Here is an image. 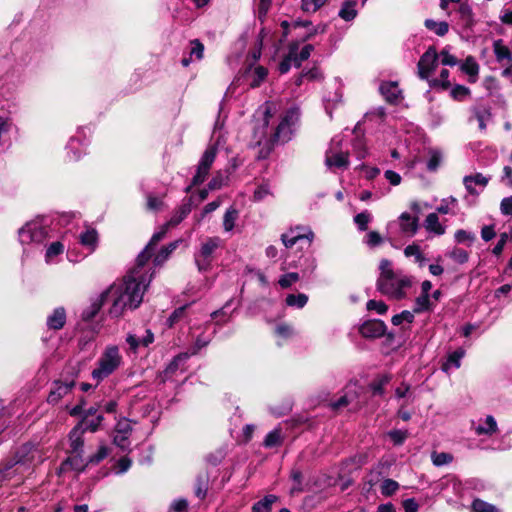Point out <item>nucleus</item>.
<instances>
[{
  "label": "nucleus",
  "instance_id": "obj_42",
  "mask_svg": "<svg viewBox=\"0 0 512 512\" xmlns=\"http://www.w3.org/2000/svg\"><path fill=\"white\" fill-rule=\"evenodd\" d=\"M425 26L427 29L434 31L438 36L446 35L449 30L446 22H436L431 19L425 20Z\"/></svg>",
  "mask_w": 512,
  "mask_h": 512
},
{
  "label": "nucleus",
  "instance_id": "obj_31",
  "mask_svg": "<svg viewBox=\"0 0 512 512\" xmlns=\"http://www.w3.org/2000/svg\"><path fill=\"white\" fill-rule=\"evenodd\" d=\"M179 241H174L167 246L163 247L154 257V265H162L170 256V254L177 248Z\"/></svg>",
  "mask_w": 512,
  "mask_h": 512
},
{
  "label": "nucleus",
  "instance_id": "obj_48",
  "mask_svg": "<svg viewBox=\"0 0 512 512\" xmlns=\"http://www.w3.org/2000/svg\"><path fill=\"white\" fill-rule=\"evenodd\" d=\"M372 216L369 212L364 211L359 214H357L354 217V222L357 225L358 229L361 231L367 230L368 224L371 221Z\"/></svg>",
  "mask_w": 512,
  "mask_h": 512
},
{
  "label": "nucleus",
  "instance_id": "obj_35",
  "mask_svg": "<svg viewBox=\"0 0 512 512\" xmlns=\"http://www.w3.org/2000/svg\"><path fill=\"white\" fill-rule=\"evenodd\" d=\"M282 441L283 437L281 429L276 428L267 434V436L264 439L263 445L266 448H274L280 446L282 444Z\"/></svg>",
  "mask_w": 512,
  "mask_h": 512
},
{
  "label": "nucleus",
  "instance_id": "obj_33",
  "mask_svg": "<svg viewBox=\"0 0 512 512\" xmlns=\"http://www.w3.org/2000/svg\"><path fill=\"white\" fill-rule=\"evenodd\" d=\"M63 252H64V245L61 242L55 241V242L51 243L45 253V262L47 264L54 263L55 257L61 255Z\"/></svg>",
  "mask_w": 512,
  "mask_h": 512
},
{
  "label": "nucleus",
  "instance_id": "obj_30",
  "mask_svg": "<svg viewBox=\"0 0 512 512\" xmlns=\"http://www.w3.org/2000/svg\"><path fill=\"white\" fill-rule=\"evenodd\" d=\"M104 304H107V299H103V292H102L100 294L99 298L96 301H94L88 309L83 311V313H82L83 320L89 321V320L93 319L98 314V312L100 311V309L102 308V306Z\"/></svg>",
  "mask_w": 512,
  "mask_h": 512
},
{
  "label": "nucleus",
  "instance_id": "obj_59",
  "mask_svg": "<svg viewBox=\"0 0 512 512\" xmlns=\"http://www.w3.org/2000/svg\"><path fill=\"white\" fill-rule=\"evenodd\" d=\"M299 280V274L296 273V272H290V273H287L285 275H283L278 283L279 285L282 287V288H288L290 287L293 283L297 282Z\"/></svg>",
  "mask_w": 512,
  "mask_h": 512
},
{
  "label": "nucleus",
  "instance_id": "obj_2",
  "mask_svg": "<svg viewBox=\"0 0 512 512\" xmlns=\"http://www.w3.org/2000/svg\"><path fill=\"white\" fill-rule=\"evenodd\" d=\"M411 285L412 281L408 276L398 273L379 277L377 281L378 290L396 300L405 298Z\"/></svg>",
  "mask_w": 512,
  "mask_h": 512
},
{
  "label": "nucleus",
  "instance_id": "obj_8",
  "mask_svg": "<svg viewBox=\"0 0 512 512\" xmlns=\"http://www.w3.org/2000/svg\"><path fill=\"white\" fill-rule=\"evenodd\" d=\"M217 149L214 146H210L204 152L197 168V172L192 179V185L186 188V192L191 190L192 186L200 185L203 183L210 171V168L215 160Z\"/></svg>",
  "mask_w": 512,
  "mask_h": 512
},
{
  "label": "nucleus",
  "instance_id": "obj_63",
  "mask_svg": "<svg viewBox=\"0 0 512 512\" xmlns=\"http://www.w3.org/2000/svg\"><path fill=\"white\" fill-rule=\"evenodd\" d=\"M356 393L353 392H347L345 395L341 396L336 402L332 404L334 409H339L342 407H346L348 404H350L353 399L355 398Z\"/></svg>",
  "mask_w": 512,
  "mask_h": 512
},
{
  "label": "nucleus",
  "instance_id": "obj_17",
  "mask_svg": "<svg viewBox=\"0 0 512 512\" xmlns=\"http://www.w3.org/2000/svg\"><path fill=\"white\" fill-rule=\"evenodd\" d=\"M472 427L476 435H486L492 436L498 431V425L495 418L492 415H487L483 421H480L479 424L475 425V422H472Z\"/></svg>",
  "mask_w": 512,
  "mask_h": 512
},
{
  "label": "nucleus",
  "instance_id": "obj_58",
  "mask_svg": "<svg viewBox=\"0 0 512 512\" xmlns=\"http://www.w3.org/2000/svg\"><path fill=\"white\" fill-rule=\"evenodd\" d=\"M450 94L453 97V99L462 101L464 98H466L470 94V89L463 85H455L451 89Z\"/></svg>",
  "mask_w": 512,
  "mask_h": 512
},
{
  "label": "nucleus",
  "instance_id": "obj_24",
  "mask_svg": "<svg viewBox=\"0 0 512 512\" xmlns=\"http://www.w3.org/2000/svg\"><path fill=\"white\" fill-rule=\"evenodd\" d=\"M380 92L390 103H396L401 97V91L396 82H384L380 85Z\"/></svg>",
  "mask_w": 512,
  "mask_h": 512
},
{
  "label": "nucleus",
  "instance_id": "obj_39",
  "mask_svg": "<svg viewBox=\"0 0 512 512\" xmlns=\"http://www.w3.org/2000/svg\"><path fill=\"white\" fill-rule=\"evenodd\" d=\"M227 171H218L208 184L209 190H218L222 188L228 182Z\"/></svg>",
  "mask_w": 512,
  "mask_h": 512
},
{
  "label": "nucleus",
  "instance_id": "obj_5",
  "mask_svg": "<svg viewBox=\"0 0 512 512\" xmlns=\"http://www.w3.org/2000/svg\"><path fill=\"white\" fill-rule=\"evenodd\" d=\"M49 224L44 219H35L26 223L19 230V240L21 244H41L43 243L47 237L49 236Z\"/></svg>",
  "mask_w": 512,
  "mask_h": 512
},
{
  "label": "nucleus",
  "instance_id": "obj_27",
  "mask_svg": "<svg viewBox=\"0 0 512 512\" xmlns=\"http://www.w3.org/2000/svg\"><path fill=\"white\" fill-rule=\"evenodd\" d=\"M461 70L469 76V81L475 83L479 73V65L472 56H468L461 64Z\"/></svg>",
  "mask_w": 512,
  "mask_h": 512
},
{
  "label": "nucleus",
  "instance_id": "obj_14",
  "mask_svg": "<svg viewBox=\"0 0 512 512\" xmlns=\"http://www.w3.org/2000/svg\"><path fill=\"white\" fill-rule=\"evenodd\" d=\"M386 326L381 320H369L360 326V333L365 338H378L384 335Z\"/></svg>",
  "mask_w": 512,
  "mask_h": 512
},
{
  "label": "nucleus",
  "instance_id": "obj_21",
  "mask_svg": "<svg viewBox=\"0 0 512 512\" xmlns=\"http://www.w3.org/2000/svg\"><path fill=\"white\" fill-rule=\"evenodd\" d=\"M189 356L190 354L187 352L180 353L175 356L163 372L164 380L171 378L179 369L183 370L184 364L188 360Z\"/></svg>",
  "mask_w": 512,
  "mask_h": 512
},
{
  "label": "nucleus",
  "instance_id": "obj_53",
  "mask_svg": "<svg viewBox=\"0 0 512 512\" xmlns=\"http://www.w3.org/2000/svg\"><path fill=\"white\" fill-rule=\"evenodd\" d=\"M187 306H181L174 310V312L169 316L167 319V325L168 327H173L175 324H177L180 320L185 318V312H186Z\"/></svg>",
  "mask_w": 512,
  "mask_h": 512
},
{
  "label": "nucleus",
  "instance_id": "obj_34",
  "mask_svg": "<svg viewBox=\"0 0 512 512\" xmlns=\"http://www.w3.org/2000/svg\"><path fill=\"white\" fill-rule=\"evenodd\" d=\"M79 241L83 246L89 247L91 251L95 249L97 243V232L94 229H87L79 236Z\"/></svg>",
  "mask_w": 512,
  "mask_h": 512
},
{
  "label": "nucleus",
  "instance_id": "obj_57",
  "mask_svg": "<svg viewBox=\"0 0 512 512\" xmlns=\"http://www.w3.org/2000/svg\"><path fill=\"white\" fill-rule=\"evenodd\" d=\"M389 380V377L383 376L372 382L370 384V388L372 389L373 395H382L384 393V387L389 382Z\"/></svg>",
  "mask_w": 512,
  "mask_h": 512
},
{
  "label": "nucleus",
  "instance_id": "obj_16",
  "mask_svg": "<svg viewBox=\"0 0 512 512\" xmlns=\"http://www.w3.org/2000/svg\"><path fill=\"white\" fill-rule=\"evenodd\" d=\"M154 341V335L151 330L146 329L145 335L141 336L136 333H129L126 337V342L129 349L136 352L139 347H147Z\"/></svg>",
  "mask_w": 512,
  "mask_h": 512
},
{
  "label": "nucleus",
  "instance_id": "obj_51",
  "mask_svg": "<svg viewBox=\"0 0 512 512\" xmlns=\"http://www.w3.org/2000/svg\"><path fill=\"white\" fill-rule=\"evenodd\" d=\"M449 257L459 264H464L469 259V253L462 248L456 247L449 253Z\"/></svg>",
  "mask_w": 512,
  "mask_h": 512
},
{
  "label": "nucleus",
  "instance_id": "obj_40",
  "mask_svg": "<svg viewBox=\"0 0 512 512\" xmlns=\"http://www.w3.org/2000/svg\"><path fill=\"white\" fill-rule=\"evenodd\" d=\"M404 254L406 257L413 256L415 258V261L419 263L420 266H423L426 261L425 256L422 254L420 247L417 244L408 245L404 249Z\"/></svg>",
  "mask_w": 512,
  "mask_h": 512
},
{
  "label": "nucleus",
  "instance_id": "obj_6",
  "mask_svg": "<svg viewBox=\"0 0 512 512\" xmlns=\"http://www.w3.org/2000/svg\"><path fill=\"white\" fill-rule=\"evenodd\" d=\"M298 118L299 111L297 108L287 110L276 128L274 139L283 143L289 141Z\"/></svg>",
  "mask_w": 512,
  "mask_h": 512
},
{
  "label": "nucleus",
  "instance_id": "obj_4",
  "mask_svg": "<svg viewBox=\"0 0 512 512\" xmlns=\"http://www.w3.org/2000/svg\"><path fill=\"white\" fill-rule=\"evenodd\" d=\"M122 363L119 348L115 345L107 346L98 360V367L92 371V378L102 381L116 371Z\"/></svg>",
  "mask_w": 512,
  "mask_h": 512
},
{
  "label": "nucleus",
  "instance_id": "obj_25",
  "mask_svg": "<svg viewBox=\"0 0 512 512\" xmlns=\"http://www.w3.org/2000/svg\"><path fill=\"white\" fill-rule=\"evenodd\" d=\"M66 323V311L63 307L53 310L52 314L47 317V326L53 330L61 329Z\"/></svg>",
  "mask_w": 512,
  "mask_h": 512
},
{
  "label": "nucleus",
  "instance_id": "obj_38",
  "mask_svg": "<svg viewBox=\"0 0 512 512\" xmlns=\"http://www.w3.org/2000/svg\"><path fill=\"white\" fill-rule=\"evenodd\" d=\"M355 1H346L343 3L339 16L345 21H351L357 16V10L355 9Z\"/></svg>",
  "mask_w": 512,
  "mask_h": 512
},
{
  "label": "nucleus",
  "instance_id": "obj_44",
  "mask_svg": "<svg viewBox=\"0 0 512 512\" xmlns=\"http://www.w3.org/2000/svg\"><path fill=\"white\" fill-rule=\"evenodd\" d=\"M308 301V296L303 293L297 295L289 294L286 297V304L291 307L303 308Z\"/></svg>",
  "mask_w": 512,
  "mask_h": 512
},
{
  "label": "nucleus",
  "instance_id": "obj_61",
  "mask_svg": "<svg viewBox=\"0 0 512 512\" xmlns=\"http://www.w3.org/2000/svg\"><path fill=\"white\" fill-rule=\"evenodd\" d=\"M474 116L478 122L479 128L484 130L486 128V120L490 117L489 112L486 109H474Z\"/></svg>",
  "mask_w": 512,
  "mask_h": 512
},
{
  "label": "nucleus",
  "instance_id": "obj_9",
  "mask_svg": "<svg viewBox=\"0 0 512 512\" xmlns=\"http://www.w3.org/2000/svg\"><path fill=\"white\" fill-rule=\"evenodd\" d=\"M438 64V54L433 46L421 56L417 68L418 76L423 80H428L430 74L435 70Z\"/></svg>",
  "mask_w": 512,
  "mask_h": 512
},
{
  "label": "nucleus",
  "instance_id": "obj_32",
  "mask_svg": "<svg viewBox=\"0 0 512 512\" xmlns=\"http://www.w3.org/2000/svg\"><path fill=\"white\" fill-rule=\"evenodd\" d=\"M276 501L277 497L275 495H267L253 505L252 512H270Z\"/></svg>",
  "mask_w": 512,
  "mask_h": 512
},
{
  "label": "nucleus",
  "instance_id": "obj_47",
  "mask_svg": "<svg viewBox=\"0 0 512 512\" xmlns=\"http://www.w3.org/2000/svg\"><path fill=\"white\" fill-rule=\"evenodd\" d=\"M472 510L473 512H500L495 506L480 499L473 501Z\"/></svg>",
  "mask_w": 512,
  "mask_h": 512
},
{
  "label": "nucleus",
  "instance_id": "obj_22",
  "mask_svg": "<svg viewBox=\"0 0 512 512\" xmlns=\"http://www.w3.org/2000/svg\"><path fill=\"white\" fill-rule=\"evenodd\" d=\"M85 468V463L82 458V453L74 454V456L67 458L59 468V473H65L70 470H75L77 472L83 471Z\"/></svg>",
  "mask_w": 512,
  "mask_h": 512
},
{
  "label": "nucleus",
  "instance_id": "obj_64",
  "mask_svg": "<svg viewBox=\"0 0 512 512\" xmlns=\"http://www.w3.org/2000/svg\"><path fill=\"white\" fill-rule=\"evenodd\" d=\"M388 436L390 437V439L393 441V443L395 445H401L407 438V431L397 430V429L391 430L388 433Z\"/></svg>",
  "mask_w": 512,
  "mask_h": 512
},
{
  "label": "nucleus",
  "instance_id": "obj_1",
  "mask_svg": "<svg viewBox=\"0 0 512 512\" xmlns=\"http://www.w3.org/2000/svg\"><path fill=\"white\" fill-rule=\"evenodd\" d=\"M152 277L150 269L136 263L122 279L112 283L103 291V299H107L110 305L109 315L119 318L125 311L137 309L143 302Z\"/></svg>",
  "mask_w": 512,
  "mask_h": 512
},
{
  "label": "nucleus",
  "instance_id": "obj_60",
  "mask_svg": "<svg viewBox=\"0 0 512 512\" xmlns=\"http://www.w3.org/2000/svg\"><path fill=\"white\" fill-rule=\"evenodd\" d=\"M191 50H190V56L191 58L200 60L203 57L204 53V46L199 40H193L191 41Z\"/></svg>",
  "mask_w": 512,
  "mask_h": 512
},
{
  "label": "nucleus",
  "instance_id": "obj_54",
  "mask_svg": "<svg viewBox=\"0 0 512 512\" xmlns=\"http://www.w3.org/2000/svg\"><path fill=\"white\" fill-rule=\"evenodd\" d=\"M399 488V484L392 479H385L381 484V493L385 496H391Z\"/></svg>",
  "mask_w": 512,
  "mask_h": 512
},
{
  "label": "nucleus",
  "instance_id": "obj_18",
  "mask_svg": "<svg viewBox=\"0 0 512 512\" xmlns=\"http://www.w3.org/2000/svg\"><path fill=\"white\" fill-rule=\"evenodd\" d=\"M489 182V178L485 177L481 173L475 175H468L463 178V184L471 195H478L479 191L476 190L475 186H480L482 189L486 187Z\"/></svg>",
  "mask_w": 512,
  "mask_h": 512
},
{
  "label": "nucleus",
  "instance_id": "obj_19",
  "mask_svg": "<svg viewBox=\"0 0 512 512\" xmlns=\"http://www.w3.org/2000/svg\"><path fill=\"white\" fill-rule=\"evenodd\" d=\"M424 228L427 232L435 236L444 235L446 232V227L440 223L437 213H429L426 216V219L424 220Z\"/></svg>",
  "mask_w": 512,
  "mask_h": 512
},
{
  "label": "nucleus",
  "instance_id": "obj_55",
  "mask_svg": "<svg viewBox=\"0 0 512 512\" xmlns=\"http://www.w3.org/2000/svg\"><path fill=\"white\" fill-rule=\"evenodd\" d=\"M414 319V314L410 311H402L400 314H397V315H394L392 317V324L395 325V326H398L400 324H402L403 322H406V323H412Z\"/></svg>",
  "mask_w": 512,
  "mask_h": 512
},
{
  "label": "nucleus",
  "instance_id": "obj_49",
  "mask_svg": "<svg viewBox=\"0 0 512 512\" xmlns=\"http://www.w3.org/2000/svg\"><path fill=\"white\" fill-rule=\"evenodd\" d=\"M326 2L327 0H302V9L307 13H314Z\"/></svg>",
  "mask_w": 512,
  "mask_h": 512
},
{
  "label": "nucleus",
  "instance_id": "obj_62",
  "mask_svg": "<svg viewBox=\"0 0 512 512\" xmlns=\"http://www.w3.org/2000/svg\"><path fill=\"white\" fill-rule=\"evenodd\" d=\"M211 341V337L210 336H203V335H200L197 337L193 347L191 348V352L189 353L190 355H195L198 353V351L200 349H202L203 347L207 346Z\"/></svg>",
  "mask_w": 512,
  "mask_h": 512
},
{
  "label": "nucleus",
  "instance_id": "obj_7",
  "mask_svg": "<svg viewBox=\"0 0 512 512\" xmlns=\"http://www.w3.org/2000/svg\"><path fill=\"white\" fill-rule=\"evenodd\" d=\"M219 237L207 238L201 245L200 251L195 255V263L199 271H206L211 263L212 254L220 246Z\"/></svg>",
  "mask_w": 512,
  "mask_h": 512
},
{
  "label": "nucleus",
  "instance_id": "obj_29",
  "mask_svg": "<svg viewBox=\"0 0 512 512\" xmlns=\"http://www.w3.org/2000/svg\"><path fill=\"white\" fill-rule=\"evenodd\" d=\"M464 355L465 350L462 348H459L454 352L450 353L447 357L446 362L442 366L443 371L448 372V370L451 367L458 369L461 366V359L464 357Z\"/></svg>",
  "mask_w": 512,
  "mask_h": 512
},
{
  "label": "nucleus",
  "instance_id": "obj_3",
  "mask_svg": "<svg viewBox=\"0 0 512 512\" xmlns=\"http://www.w3.org/2000/svg\"><path fill=\"white\" fill-rule=\"evenodd\" d=\"M44 459L43 450L38 445L27 443L22 445L15 453L13 459L8 462L13 467L16 466V470L30 472L35 466L41 464Z\"/></svg>",
  "mask_w": 512,
  "mask_h": 512
},
{
  "label": "nucleus",
  "instance_id": "obj_28",
  "mask_svg": "<svg viewBox=\"0 0 512 512\" xmlns=\"http://www.w3.org/2000/svg\"><path fill=\"white\" fill-rule=\"evenodd\" d=\"M191 212V202L190 200L186 203H183L174 213V215L167 222L169 227L177 226L182 220H184L187 215Z\"/></svg>",
  "mask_w": 512,
  "mask_h": 512
},
{
  "label": "nucleus",
  "instance_id": "obj_11",
  "mask_svg": "<svg viewBox=\"0 0 512 512\" xmlns=\"http://www.w3.org/2000/svg\"><path fill=\"white\" fill-rule=\"evenodd\" d=\"M394 225H398L402 235L413 237L419 229V221L417 216H412L407 212H403L397 220V223H391L389 229Z\"/></svg>",
  "mask_w": 512,
  "mask_h": 512
},
{
  "label": "nucleus",
  "instance_id": "obj_41",
  "mask_svg": "<svg viewBox=\"0 0 512 512\" xmlns=\"http://www.w3.org/2000/svg\"><path fill=\"white\" fill-rule=\"evenodd\" d=\"M458 13L466 27H471L473 25V12L470 5L467 3H461L458 9Z\"/></svg>",
  "mask_w": 512,
  "mask_h": 512
},
{
  "label": "nucleus",
  "instance_id": "obj_45",
  "mask_svg": "<svg viewBox=\"0 0 512 512\" xmlns=\"http://www.w3.org/2000/svg\"><path fill=\"white\" fill-rule=\"evenodd\" d=\"M208 489V479L206 476L199 475L196 479L195 494L198 498L203 499Z\"/></svg>",
  "mask_w": 512,
  "mask_h": 512
},
{
  "label": "nucleus",
  "instance_id": "obj_13",
  "mask_svg": "<svg viewBox=\"0 0 512 512\" xmlns=\"http://www.w3.org/2000/svg\"><path fill=\"white\" fill-rule=\"evenodd\" d=\"M74 381H55L48 395L47 401L50 404H57L73 388Z\"/></svg>",
  "mask_w": 512,
  "mask_h": 512
},
{
  "label": "nucleus",
  "instance_id": "obj_56",
  "mask_svg": "<svg viewBox=\"0 0 512 512\" xmlns=\"http://www.w3.org/2000/svg\"><path fill=\"white\" fill-rule=\"evenodd\" d=\"M455 240L457 243H469L472 244L475 240V234L466 230L460 229L455 232Z\"/></svg>",
  "mask_w": 512,
  "mask_h": 512
},
{
  "label": "nucleus",
  "instance_id": "obj_36",
  "mask_svg": "<svg viewBox=\"0 0 512 512\" xmlns=\"http://www.w3.org/2000/svg\"><path fill=\"white\" fill-rule=\"evenodd\" d=\"M239 212L236 208L230 207L226 210L223 217V227L226 232L231 231L238 219Z\"/></svg>",
  "mask_w": 512,
  "mask_h": 512
},
{
  "label": "nucleus",
  "instance_id": "obj_50",
  "mask_svg": "<svg viewBox=\"0 0 512 512\" xmlns=\"http://www.w3.org/2000/svg\"><path fill=\"white\" fill-rule=\"evenodd\" d=\"M269 195H272L269 184L262 183L254 191L253 200L259 202L264 200Z\"/></svg>",
  "mask_w": 512,
  "mask_h": 512
},
{
  "label": "nucleus",
  "instance_id": "obj_15",
  "mask_svg": "<svg viewBox=\"0 0 512 512\" xmlns=\"http://www.w3.org/2000/svg\"><path fill=\"white\" fill-rule=\"evenodd\" d=\"M493 52L496 61L503 69L512 65V53L510 49L503 44L501 39L495 40L493 42Z\"/></svg>",
  "mask_w": 512,
  "mask_h": 512
},
{
  "label": "nucleus",
  "instance_id": "obj_46",
  "mask_svg": "<svg viewBox=\"0 0 512 512\" xmlns=\"http://www.w3.org/2000/svg\"><path fill=\"white\" fill-rule=\"evenodd\" d=\"M458 204V200L454 196L444 198L441 204L436 208L437 213L448 214L451 212V206L454 207Z\"/></svg>",
  "mask_w": 512,
  "mask_h": 512
},
{
  "label": "nucleus",
  "instance_id": "obj_26",
  "mask_svg": "<svg viewBox=\"0 0 512 512\" xmlns=\"http://www.w3.org/2000/svg\"><path fill=\"white\" fill-rule=\"evenodd\" d=\"M67 156L69 160L76 161L85 153L84 144L77 137H71L67 146Z\"/></svg>",
  "mask_w": 512,
  "mask_h": 512
},
{
  "label": "nucleus",
  "instance_id": "obj_12",
  "mask_svg": "<svg viewBox=\"0 0 512 512\" xmlns=\"http://www.w3.org/2000/svg\"><path fill=\"white\" fill-rule=\"evenodd\" d=\"M102 420L103 416L101 414H97L96 408H89L85 412L82 420L76 426L81 427L83 432H96L99 429Z\"/></svg>",
  "mask_w": 512,
  "mask_h": 512
},
{
  "label": "nucleus",
  "instance_id": "obj_37",
  "mask_svg": "<svg viewBox=\"0 0 512 512\" xmlns=\"http://www.w3.org/2000/svg\"><path fill=\"white\" fill-rule=\"evenodd\" d=\"M433 303L431 302L430 295L421 294L415 300V306L413 309L414 313H422L433 309Z\"/></svg>",
  "mask_w": 512,
  "mask_h": 512
},
{
  "label": "nucleus",
  "instance_id": "obj_43",
  "mask_svg": "<svg viewBox=\"0 0 512 512\" xmlns=\"http://www.w3.org/2000/svg\"><path fill=\"white\" fill-rule=\"evenodd\" d=\"M268 75V70L263 66L256 67L252 72V80L250 86L256 88L265 80Z\"/></svg>",
  "mask_w": 512,
  "mask_h": 512
},
{
  "label": "nucleus",
  "instance_id": "obj_52",
  "mask_svg": "<svg viewBox=\"0 0 512 512\" xmlns=\"http://www.w3.org/2000/svg\"><path fill=\"white\" fill-rule=\"evenodd\" d=\"M432 462L435 466H443L452 462L453 457L449 453L441 452V453H432L431 455Z\"/></svg>",
  "mask_w": 512,
  "mask_h": 512
},
{
  "label": "nucleus",
  "instance_id": "obj_10",
  "mask_svg": "<svg viewBox=\"0 0 512 512\" xmlns=\"http://www.w3.org/2000/svg\"><path fill=\"white\" fill-rule=\"evenodd\" d=\"M170 229L169 225L165 223L159 231L155 232L153 236L151 237L149 243L146 245V247L143 249V251L138 255L136 259V263L139 265H142L146 267V264L151 259L152 255L154 254L155 247L159 241H161L167 231Z\"/></svg>",
  "mask_w": 512,
  "mask_h": 512
},
{
  "label": "nucleus",
  "instance_id": "obj_20",
  "mask_svg": "<svg viewBox=\"0 0 512 512\" xmlns=\"http://www.w3.org/2000/svg\"><path fill=\"white\" fill-rule=\"evenodd\" d=\"M325 163L329 168H346L349 164L348 153L333 152L331 149L326 153Z\"/></svg>",
  "mask_w": 512,
  "mask_h": 512
},
{
  "label": "nucleus",
  "instance_id": "obj_23",
  "mask_svg": "<svg viewBox=\"0 0 512 512\" xmlns=\"http://www.w3.org/2000/svg\"><path fill=\"white\" fill-rule=\"evenodd\" d=\"M83 432L81 427L75 426L69 433L70 452L73 454H79L83 452L84 440Z\"/></svg>",
  "mask_w": 512,
  "mask_h": 512
}]
</instances>
